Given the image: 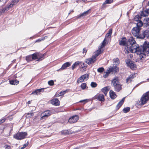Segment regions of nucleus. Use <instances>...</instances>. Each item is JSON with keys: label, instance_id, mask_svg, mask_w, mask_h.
Returning a JSON list of instances; mask_svg holds the SVG:
<instances>
[{"label": "nucleus", "instance_id": "f257e3e1", "mask_svg": "<svg viewBox=\"0 0 149 149\" xmlns=\"http://www.w3.org/2000/svg\"><path fill=\"white\" fill-rule=\"evenodd\" d=\"M125 53H136L139 55V58L142 59L145 57L146 53L149 54V42L145 41L142 45L139 46L136 43L133 36L130 37L127 41V46L125 48Z\"/></svg>", "mask_w": 149, "mask_h": 149}, {"label": "nucleus", "instance_id": "f03ea898", "mask_svg": "<svg viewBox=\"0 0 149 149\" xmlns=\"http://www.w3.org/2000/svg\"><path fill=\"white\" fill-rule=\"evenodd\" d=\"M112 86L114 87V90L119 92L122 89V85L120 84L118 78L117 77H115L111 81Z\"/></svg>", "mask_w": 149, "mask_h": 149}, {"label": "nucleus", "instance_id": "7ed1b4c3", "mask_svg": "<svg viewBox=\"0 0 149 149\" xmlns=\"http://www.w3.org/2000/svg\"><path fill=\"white\" fill-rule=\"evenodd\" d=\"M28 135L26 132H18L13 135V138L18 140H21L25 139Z\"/></svg>", "mask_w": 149, "mask_h": 149}, {"label": "nucleus", "instance_id": "20e7f679", "mask_svg": "<svg viewBox=\"0 0 149 149\" xmlns=\"http://www.w3.org/2000/svg\"><path fill=\"white\" fill-rule=\"evenodd\" d=\"M149 100V95L148 92L144 93L142 96L139 104L141 105H143L146 104Z\"/></svg>", "mask_w": 149, "mask_h": 149}, {"label": "nucleus", "instance_id": "39448f33", "mask_svg": "<svg viewBox=\"0 0 149 149\" xmlns=\"http://www.w3.org/2000/svg\"><path fill=\"white\" fill-rule=\"evenodd\" d=\"M141 29L138 27H134L132 30V33L133 35L136 37L137 38H140L141 34H140Z\"/></svg>", "mask_w": 149, "mask_h": 149}, {"label": "nucleus", "instance_id": "423d86ee", "mask_svg": "<svg viewBox=\"0 0 149 149\" xmlns=\"http://www.w3.org/2000/svg\"><path fill=\"white\" fill-rule=\"evenodd\" d=\"M51 114V112L49 110H47L42 113L41 114V117L40 118V120H42L44 119L47 118L48 116H49Z\"/></svg>", "mask_w": 149, "mask_h": 149}, {"label": "nucleus", "instance_id": "0eeeda50", "mask_svg": "<svg viewBox=\"0 0 149 149\" xmlns=\"http://www.w3.org/2000/svg\"><path fill=\"white\" fill-rule=\"evenodd\" d=\"M94 99H97L99 101L104 102L105 99L103 94L100 93H97L94 97Z\"/></svg>", "mask_w": 149, "mask_h": 149}, {"label": "nucleus", "instance_id": "6e6552de", "mask_svg": "<svg viewBox=\"0 0 149 149\" xmlns=\"http://www.w3.org/2000/svg\"><path fill=\"white\" fill-rule=\"evenodd\" d=\"M126 63L127 66L129 67L131 69H134L136 68V65L134 64V62L130 59L126 60Z\"/></svg>", "mask_w": 149, "mask_h": 149}, {"label": "nucleus", "instance_id": "1a4fd4ad", "mask_svg": "<svg viewBox=\"0 0 149 149\" xmlns=\"http://www.w3.org/2000/svg\"><path fill=\"white\" fill-rule=\"evenodd\" d=\"M119 45L121 46H125V47H126L127 46V42L125 37H123L120 40Z\"/></svg>", "mask_w": 149, "mask_h": 149}, {"label": "nucleus", "instance_id": "9d476101", "mask_svg": "<svg viewBox=\"0 0 149 149\" xmlns=\"http://www.w3.org/2000/svg\"><path fill=\"white\" fill-rule=\"evenodd\" d=\"M96 59L92 56L91 58L86 59L85 60V62L89 65L94 63L96 61Z\"/></svg>", "mask_w": 149, "mask_h": 149}, {"label": "nucleus", "instance_id": "9b49d317", "mask_svg": "<svg viewBox=\"0 0 149 149\" xmlns=\"http://www.w3.org/2000/svg\"><path fill=\"white\" fill-rule=\"evenodd\" d=\"M145 38H149V31L148 30H146L141 34L140 39H143Z\"/></svg>", "mask_w": 149, "mask_h": 149}, {"label": "nucleus", "instance_id": "f8f14e48", "mask_svg": "<svg viewBox=\"0 0 149 149\" xmlns=\"http://www.w3.org/2000/svg\"><path fill=\"white\" fill-rule=\"evenodd\" d=\"M52 104L55 106H59L60 105V102L57 98H54L51 101Z\"/></svg>", "mask_w": 149, "mask_h": 149}, {"label": "nucleus", "instance_id": "ddd939ff", "mask_svg": "<svg viewBox=\"0 0 149 149\" xmlns=\"http://www.w3.org/2000/svg\"><path fill=\"white\" fill-rule=\"evenodd\" d=\"M91 12V10L89 9L88 10L84 12L83 13L80 14L79 15L77 16V18H79L81 17H83L84 16H86L87 15H88Z\"/></svg>", "mask_w": 149, "mask_h": 149}, {"label": "nucleus", "instance_id": "4468645a", "mask_svg": "<svg viewBox=\"0 0 149 149\" xmlns=\"http://www.w3.org/2000/svg\"><path fill=\"white\" fill-rule=\"evenodd\" d=\"M91 12V10L89 9L88 10L84 12L83 13L80 14L79 15L77 16V18H79L81 17H83L84 16H86L87 15H88Z\"/></svg>", "mask_w": 149, "mask_h": 149}, {"label": "nucleus", "instance_id": "2eb2a0df", "mask_svg": "<svg viewBox=\"0 0 149 149\" xmlns=\"http://www.w3.org/2000/svg\"><path fill=\"white\" fill-rule=\"evenodd\" d=\"M71 63L69 62H67L63 65L61 68L60 69L64 70L67 67L71 65Z\"/></svg>", "mask_w": 149, "mask_h": 149}, {"label": "nucleus", "instance_id": "dca6fc26", "mask_svg": "<svg viewBox=\"0 0 149 149\" xmlns=\"http://www.w3.org/2000/svg\"><path fill=\"white\" fill-rule=\"evenodd\" d=\"M125 97L123 98L117 104L116 109L118 110L123 104L125 101Z\"/></svg>", "mask_w": 149, "mask_h": 149}, {"label": "nucleus", "instance_id": "f3484780", "mask_svg": "<svg viewBox=\"0 0 149 149\" xmlns=\"http://www.w3.org/2000/svg\"><path fill=\"white\" fill-rule=\"evenodd\" d=\"M44 91V88H41L37 89L33 91L31 94L38 95L40 94V92H43Z\"/></svg>", "mask_w": 149, "mask_h": 149}, {"label": "nucleus", "instance_id": "a211bd4d", "mask_svg": "<svg viewBox=\"0 0 149 149\" xmlns=\"http://www.w3.org/2000/svg\"><path fill=\"white\" fill-rule=\"evenodd\" d=\"M149 14V9L144 10L141 11V14L142 16L146 17L148 16Z\"/></svg>", "mask_w": 149, "mask_h": 149}, {"label": "nucleus", "instance_id": "6ab92c4d", "mask_svg": "<svg viewBox=\"0 0 149 149\" xmlns=\"http://www.w3.org/2000/svg\"><path fill=\"white\" fill-rule=\"evenodd\" d=\"M110 96L111 98L112 99H114L117 97L116 95L115 92L111 90L109 92Z\"/></svg>", "mask_w": 149, "mask_h": 149}, {"label": "nucleus", "instance_id": "aec40b11", "mask_svg": "<svg viewBox=\"0 0 149 149\" xmlns=\"http://www.w3.org/2000/svg\"><path fill=\"white\" fill-rule=\"evenodd\" d=\"M110 70H111V72L114 71L115 72H117L118 71L119 69L117 66H113L109 68Z\"/></svg>", "mask_w": 149, "mask_h": 149}, {"label": "nucleus", "instance_id": "412c9836", "mask_svg": "<svg viewBox=\"0 0 149 149\" xmlns=\"http://www.w3.org/2000/svg\"><path fill=\"white\" fill-rule=\"evenodd\" d=\"M81 63V62L76 61L74 63L72 66V69L73 70L76 67H77Z\"/></svg>", "mask_w": 149, "mask_h": 149}, {"label": "nucleus", "instance_id": "4be33fe9", "mask_svg": "<svg viewBox=\"0 0 149 149\" xmlns=\"http://www.w3.org/2000/svg\"><path fill=\"white\" fill-rule=\"evenodd\" d=\"M79 116L78 115H74L69 118L68 121L69 120H73L74 121H77L79 119Z\"/></svg>", "mask_w": 149, "mask_h": 149}, {"label": "nucleus", "instance_id": "5701e85b", "mask_svg": "<svg viewBox=\"0 0 149 149\" xmlns=\"http://www.w3.org/2000/svg\"><path fill=\"white\" fill-rule=\"evenodd\" d=\"M60 133L62 135H67L70 134V132L68 130H63L61 131Z\"/></svg>", "mask_w": 149, "mask_h": 149}, {"label": "nucleus", "instance_id": "b1692460", "mask_svg": "<svg viewBox=\"0 0 149 149\" xmlns=\"http://www.w3.org/2000/svg\"><path fill=\"white\" fill-rule=\"evenodd\" d=\"M109 86H106L102 89V91L104 93L105 95H106L109 91Z\"/></svg>", "mask_w": 149, "mask_h": 149}, {"label": "nucleus", "instance_id": "393cba45", "mask_svg": "<svg viewBox=\"0 0 149 149\" xmlns=\"http://www.w3.org/2000/svg\"><path fill=\"white\" fill-rule=\"evenodd\" d=\"M45 55V53L43 54H38V59L37 61H42V59L44 58V57Z\"/></svg>", "mask_w": 149, "mask_h": 149}, {"label": "nucleus", "instance_id": "a878e982", "mask_svg": "<svg viewBox=\"0 0 149 149\" xmlns=\"http://www.w3.org/2000/svg\"><path fill=\"white\" fill-rule=\"evenodd\" d=\"M111 70H110L109 69L107 72L104 73L103 77L105 78H107L109 74L111 72Z\"/></svg>", "mask_w": 149, "mask_h": 149}, {"label": "nucleus", "instance_id": "bb28decb", "mask_svg": "<svg viewBox=\"0 0 149 149\" xmlns=\"http://www.w3.org/2000/svg\"><path fill=\"white\" fill-rule=\"evenodd\" d=\"M142 16L141 14L140 15H137L134 18V21H136L137 22L139 21H141L140 19L141 18Z\"/></svg>", "mask_w": 149, "mask_h": 149}, {"label": "nucleus", "instance_id": "cd10ccee", "mask_svg": "<svg viewBox=\"0 0 149 149\" xmlns=\"http://www.w3.org/2000/svg\"><path fill=\"white\" fill-rule=\"evenodd\" d=\"M19 81L17 80H12L10 81V84L11 85H17L18 84Z\"/></svg>", "mask_w": 149, "mask_h": 149}, {"label": "nucleus", "instance_id": "c85d7f7f", "mask_svg": "<svg viewBox=\"0 0 149 149\" xmlns=\"http://www.w3.org/2000/svg\"><path fill=\"white\" fill-rule=\"evenodd\" d=\"M113 0H106L105 2L103 4L102 8L104 7V6L106 4H109L112 3L113 2Z\"/></svg>", "mask_w": 149, "mask_h": 149}, {"label": "nucleus", "instance_id": "c756f323", "mask_svg": "<svg viewBox=\"0 0 149 149\" xmlns=\"http://www.w3.org/2000/svg\"><path fill=\"white\" fill-rule=\"evenodd\" d=\"M101 49H99V50H97L95 54L94 55H93V56L94 58H95V59H96V57L101 53Z\"/></svg>", "mask_w": 149, "mask_h": 149}, {"label": "nucleus", "instance_id": "7c9ffc66", "mask_svg": "<svg viewBox=\"0 0 149 149\" xmlns=\"http://www.w3.org/2000/svg\"><path fill=\"white\" fill-rule=\"evenodd\" d=\"M136 27H138L139 29H141V27L143 25V23L141 21H139L137 22L136 23Z\"/></svg>", "mask_w": 149, "mask_h": 149}, {"label": "nucleus", "instance_id": "2f4dec72", "mask_svg": "<svg viewBox=\"0 0 149 149\" xmlns=\"http://www.w3.org/2000/svg\"><path fill=\"white\" fill-rule=\"evenodd\" d=\"M112 30L111 29H110L109 30L108 33L106 34L105 37L108 38L109 37H110L112 33Z\"/></svg>", "mask_w": 149, "mask_h": 149}, {"label": "nucleus", "instance_id": "473e14b6", "mask_svg": "<svg viewBox=\"0 0 149 149\" xmlns=\"http://www.w3.org/2000/svg\"><path fill=\"white\" fill-rule=\"evenodd\" d=\"M82 77V78L84 79V80H87V79L89 78V75L88 74H85L81 76Z\"/></svg>", "mask_w": 149, "mask_h": 149}, {"label": "nucleus", "instance_id": "72a5a7b5", "mask_svg": "<svg viewBox=\"0 0 149 149\" xmlns=\"http://www.w3.org/2000/svg\"><path fill=\"white\" fill-rule=\"evenodd\" d=\"M149 19L148 18H146L144 20V23L145 24L146 26H149Z\"/></svg>", "mask_w": 149, "mask_h": 149}, {"label": "nucleus", "instance_id": "f704fd0d", "mask_svg": "<svg viewBox=\"0 0 149 149\" xmlns=\"http://www.w3.org/2000/svg\"><path fill=\"white\" fill-rule=\"evenodd\" d=\"M26 60L28 62H29L30 61H32L33 60L31 55L26 56Z\"/></svg>", "mask_w": 149, "mask_h": 149}, {"label": "nucleus", "instance_id": "c9c22d12", "mask_svg": "<svg viewBox=\"0 0 149 149\" xmlns=\"http://www.w3.org/2000/svg\"><path fill=\"white\" fill-rule=\"evenodd\" d=\"M38 54L34 53L31 55L33 60L38 59Z\"/></svg>", "mask_w": 149, "mask_h": 149}, {"label": "nucleus", "instance_id": "e433bc0d", "mask_svg": "<svg viewBox=\"0 0 149 149\" xmlns=\"http://www.w3.org/2000/svg\"><path fill=\"white\" fill-rule=\"evenodd\" d=\"M14 5L11 2L9 4H8L6 6V7L8 10L10 8H12Z\"/></svg>", "mask_w": 149, "mask_h": 149}, {"label": "nucleus", "instance_id": "4c0bfd02", "mask_svg": "<svg viewBox=\"0 0 149 149\" xmlns=\"http://www.w3.org/2000/svg\"><path fill=\"white\" fill-rule=\"evenodd\" d=\"M8 10L6 6L4 8H3L0 9V15H1L2 13H4L6 11H7Z\"/></svg>", "mask_w": 149, "mask_h": 149}, {"label": "nucleus", "instance_id": "58836bf2", "mask_svg": "<svg viewBox=\"0 0 149 149\" xmlns=\"http://www.w3.org/2000/svg\"><path fill=\"white\" fill-rule=\"evenodd\" d=\"M130 110V108L129 107H126L125 108H124L123 111V112L124 113H127Z\"/></svg>", "mask_w": 149, "mask_h": 149}, {"label": "nucleus", "instance_id": "ea45409f", "mask_svg": "<svg viewBox=\"0 0 149 149\" xmlns=\"http://www.w3.org/2000/svg\"><path fill=\"white\" fill-rule=\"evenodd\" d=\"M113 62L116 64V65L119 64L120 63L119 61L118 58H114L113 60Z\"/></svg>", "mask_w": 149, "mask_h": 149}, {"label": "nucleus", "instance_id": "a19ab883", "mask_svg": "<svg viewBox=\"0 0 149 149\" xmlns=\"http://www.w3.org/2000/svg\"><path fill=\"white\" fill-rule=\"evenodd\" d=\"M106 39L105 38L103 42L102 43V45L100 46V48L99 47V49H101V48L103 47L106 45V42H105Z\"/></svg>", "mask_w": 149, "mask_h": 149}, {"label": "nucleus", "instance_id": "79ce46f5", "mask_svg": "<svg viewBox=\"0 0 149 149\" xmlns=\"http://www.w3.org/2000/svg\"><path fill=\"white\" fill-rule=\"evenodd\" d=\"M87 67V64L85 63H83L82 64V65H81V66H80V68H83L84 70V69H86Z\"/></svg>", "mask_w": 149, "mask_h": 149}, {"label": "nucleus", "instance_id": "37998d69", "mask_svg": "<svg viewBox=\"0 0 149 149\" xmlns=\"http://www.w3.org/2000/svg\"><path fill=\"white\" fill-rule=\"evenodd\" d=\"M86 86V84L85 83H82L81 85V87L82 89L84 90L85 89Z\"/></svg>", "mask_w": 149, "mask_h": 149}, {"label": "nucleus", "instance_id": "c03bdc74", "mask_svg": "<svg viewBox=\"0 0 149 149\" xmlns=\"http://www.w3.org/2000/svg\"><path fill=\"white\" fill-rule=\"evenodd\" d=\"M104 69L103 67H101L98 68L97 70L98 72L100 73H102L104 72Z\"/></svg>", "mask_w": 149, "mask_h": 149}, {"label": "nucleus", "instance_id": "a18cd8bd", "mask_svg": "<svg viewBox=\"0 0 149 149\" xmlns=\"http://www.w3.org/2000/svg\"><path fill=\"white\" fill-rule=\"evenodd\" d=\"M91 85L92 87L95 88L97 86V84L96 83L92 82L91 83Z\"/></svg>", "mask_w": 149, "mask_h": 149}, {"label": "nucleus", "instance_id": "49530a36", "mask_svg": "<svg viewBox=\"0 0 149 149\" xmlns=\"http://www.w3.org/2000/svg\"><path fill=\"white\" fill-rule=\"evenodd\" d=\"M84 81L81 76L77 79V82L78 83L83 82Z\"/></svg>", "mask_w": 149, "mask_h": 149}, {"label": "nucleus", "instance_id": "de8ad7c7", "mask_svg": "<svg viewBox=\"0 0 149 149\" xmlns=\"http://www.w3.org/2000/svg\"><path fill=\"white\" fill-rule=\"evenodd\" d=\"M34 115V113L33 112H31L30 113H27L26 117L27 118H30L32 116H33Z\"/></svg>", "mask_w": 149, "mask_h": 149}, {"label": "nucleus", "instance_id": "09e8293b", "mask_svg": "<svg viewBox=\"0 0 149 149\" xmlns=\"http://www.w3.org/2000/svg\"><path fill=\"white\" fill-rule=\"evenodd\" d=\"M47 38V36H45L43 38L39 39L36 41V42H39L43 40L44 39H46Z\"/></svg>", "mask_w": 149, "mask_h": 149}, {"label": "nucleus", "instance_id": "8fccbe9b", "mask_svg": "<svg viewBox=\"0 0 149 149\" xmlns=\"http://www.w3.org/2000/svg\"><path fill=\"white\" fill-rule=\"evenodd\" d=\"M29 142L28 141H27L23 145L22 147L20 149H24L29 145Z\"/></svg>", "mask_w": 149, "mask_h": 149}, {"label": "nucleus", "instance_id": "3c124183", "mask_svg": "<svg viewBox=\"0 0 149 149\" xmlns=\"http://www.w3.org/2000/svg\"><path fill=\"white\" fill-rule=\"evenodd\" d=\"M19 0H13L11 2L14 6L15 4L17 3L19 1Z\"/></svg>", "mask_w": 149, "mask_h": 149}, {"label": "nucleus", "instance_id": "603ef678", "mask_svg": "<svg viewBox=\"0 0 149 149\" xmlns=\"http://www.w3.org/2000/svg\"><path fill=\"white\" fill-rule=\"evenodd\" d=\"M12 120V119L11 118H3L2 119H1V120H0V121H5V120Z\"/></svg>", "mask_w": 149, "mask_h": 149}, {"label": "nucleus", "instance_id": "864d4df0", "mask_svg": "<svg viewBox=\"0 0 149 149\" xmlns=\"http://www.w3.org/2000/svg\"><path fill=\"white\" fill-rule=\"evenodd\" d=\"M48 83L49 85L52 86L54 85V83L53 80H51L48 81Z\"/></svg>", "mask_w": 149, "mask_h": 149}, {"label": "nucleus", "instance_id": "5fc2aeb1", "mask_svg": "<svg viewBox=\"0 0 149 149\" xmlns=\"http://www.w3.org/2000/svg\"><path fill=\"white\" fill-rule=\"evenodd\" d=\"M5 149H11V147L8 145H6L5 146Z\"/></svg>", "mask_w": 149, "mask_h": 149}, {"label": "nucleus", "instance_id": "6e6d98bb", "mask_svg": "<svg viewBox=\"0 0 149 149\" xmlns=\"http://www.w3.org/2000/svg\"><path fill=\"white\" fill-rule=\"evenodd\" d=\"M134 75L135 74H131L129 76V78H130V79H132L134 77Z\"/></svg>", "mask_w": 149, "mask_h": 149}, {"label": "nucleus", "instance_id": "4d7b16f0", "mask_svg": "<svg viewBox=\"0 0 149 149\" xmlns=\"http://www.w3.org/2000/svg\"><path fill=\"white\" fill-rule=\"evenodd\" d=\"M126 81L127 83H129L130 81L131 82L132 81V79H130V78H129V77H128L126 79Z\"/></svg>", "mask_w": 149, "mask_h": 149}, {"label": "nucleus", "instance_id": "13d9d810", "mask_svg": "<svg viewBox=\"0 0 149 149\" xmlns=\"http://www.w3.org/2000/svg\"><path fill=\"white\" fill-rule=\"evenodd\" d=\"M87 50L86 49V48H84L83 49V54L85 53V54H86V52H87Z\"/></svg>", "mask_w": 149, "mask_h": 149}, {"label": "nucleus", "instance_id": "bf43d9fd", "mask_svg": "<svg viewBox=\"0 0 149 149\" xmlns=\"http://www.w3.org/2000/svg\"><path fill=\"white\" fill-rule=\"evenodd\" d=\"M54 96L55 97H58L60 96V95H59V94H56Z\"/></svg>", "mask_w": 149, "mask_h": 149}, {"label": "nucleus", "instance_id": "052dcab7", "mask_svg": "<svg viewBox=\"0 0 149 149\" xmlns=\"http://www.w3.org/2000/svg\"><path fill=\"white\" fill-rule=\"evenodd\" d=\"M66 91H67V90L65 91H61V92L62 93V94H63V95L64 94H65L66 93Z\"/></svg>", "mask_w": 149, "mask_h": 149}, {"label": "nucleus", "instance_id": "680f3d73", "mask_svg": "<svg viewBox=\"0 0 149 149\" xmlns=\"http://www.w3.org/2000/svg\"><path fill=\"white\" fill-rule=\"evenodd\" d=\"M59 94L60 95V96L63 95V94H62V93L61 91L59 93Z\"/></svg>", "mask_w": 149, "mask_h": 149}, {"label": "nucleus", "instance_id": "e2e57ef3", "mask_svg": "<svg viewBox=\"0 0 149 149\" xmlns=\"http://www.w3.org/2000/svg\"><path fill=\"white\" fill-rule=\"evenodd\" d=\"M31 102L30 101H28V102H27L28 104H30L31 103Z\"/></svg>", "mask_w": 149, "mask_h": 149}, {"label": "nucleus", "instance_id": "0e129e2a", "mask_svg": "<svg viewBox=\"0 0 149 149\" xmlns=\"http://www.w3.org/2000/svg\"><path fill=\"white\" fill-rule=\"evenodd\" d=\"M74 12V11H73V10H72V11H71L70 12V13H69V14H70L71 13V12Z\"/></svg>", "mask_w": 149, "mask_h": 149}, {"label": "nucleus", "instance_id": "69168bd1", "mask_svg": "<svg viewBox=\"0 0 149 149\" xmlns=\"http://www.w3.org/2000/svg\"><path fill=\"white\" fill-rule=\"evenodd\" d=\"M15 61H16V60H15H15H13V61H12V62H13V63L15 62Z\"/></svg>", "mask_w": 149, "mask_h": 149}, {"label": "nucleus", "instance_id": "338daca9", "mask_svg": "<svg viewBox=\"0 0 149 149\" xmlns=\"http://www.w3.org/2000/svg\"><path fill=\"white\" fill-rule=\"evenodd\" d=\"M71 122L70 123H74L75 122Z\"/></svg>", "mask_w": 149, "mask_h": 149}, {"label": "nucleus", "instance_id": "774afa93", "mask_svg": "<svg viewBox=\"0 0 149 149\" xmlns=\"http://www.w3.org/2000/svg\"><path fill=\"white\" fill-rule=\"evenodd\" d=\"M73 149H79V148H78L77 147V148H75Z\"/></svg>", "mask_w": 149, "mask_h": 149}]
</instances>
